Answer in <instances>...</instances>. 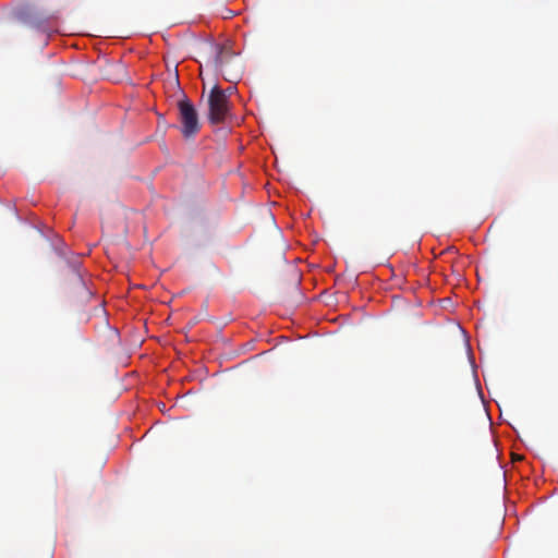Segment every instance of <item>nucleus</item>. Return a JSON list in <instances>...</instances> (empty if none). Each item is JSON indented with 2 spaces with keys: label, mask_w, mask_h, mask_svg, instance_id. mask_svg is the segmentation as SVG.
<instances>
[{
  "label": "nucleus",
  "mask_w": 558,
  "mask_h": 558,
  "mask_svg": "<svg viewBox=\"0 0 558 558\" xmlns=\"http://www.w3.org/2000/svg\"><path fill=\"white\" fill-rule=\"evenodd\" d=\"M208 119L211 123H222L229 113V101L225 92L217 85L211 88L208 98Z\"/></svg>",
  "instance_id": "f257e3e1"
},
{
  "label": "nucleus",
  "mask_w": 558,
  "mask_h": 558,
  "mask_svg": "<svg viewBox=\"0 0 558 558\" xmlns=\"http://www.w3.org/2000/svg\"><path fill=\"white\" fill-rule=\"evenodd\" d=\"M178 107L180 112V121L182 124V135L185 138L195 136L199 131V122L196 109L185 97L179 101Z\"/></svg>",
  "instance_id": "f03ea898"
},
{
  "label": "nucleus",
  "mask_w": 558,
  "mask_h": 558,
  "mask_svg": "<svg viewBox=\"0 0 558 558\" xmlns=\"http://www.w3.org/2000/svg\"><path fill=\"white\" fill-rule=\"evenodd\" d=\"M207 46L210 51L215 53V66H223L228 64L229 60L238 54L229 45L219 46L208 44Z\"/></svg>",
  "instance_id": "7ed1b4c3"
},
{
  "label": "nucleus",
  "mask_w": 558,
  "mask_h": 558,
  "mask_svg": "<svg viewBox=\"0 0 558 558\" xmlns=\"http://www.w3.org/2000/svg\"><path fill=\"white\" fill-rule=\"evenodd\" d=\"M105 78L114 83H121L124 80L120 76V72H110Z\"/></svg>",
  "instance_id": "20e7f679"
},
{
  "label": "nucleus",
  "mask_w": 558,
  "mask_h": 558,
  "mask_svg": "<svg viewBox=\"0 0 558 558\" xmlns=\"http://www.w3.org/2000/svg\"><path fill=\"white\" fill-rule=\"evenodd\" d=\"M230 76H226L225 80L230 83H236L241 80V75L239 72H230Z\"/></svg>",
  "instance_id": "39448f33"
},
{
  "label": "nucleus",
  "mask_w": 558,
  "mask_h": 558,
  "mask_svg": "<svg viewBox=\"0 0 558 558\" xmlns=\"http://www.w3.org/2000/svg\"><path fill=\"white\" fill-rule=\"evenodd\" d=\"M179 63L170 60H166L167 70H178Z\"/></svg>",
  "instance_id": "423d86ee"
},
{
  "label": "nucleus",
  "mask_w": 558,
  "mask_h": 558,
  "mask_svg": "<svg viewBox=\"0 0 558 558\" xmlns=\"http://www.w3.org/2000/svg\"><path fill=\"white\" fill-rule=\"evenodd\" d=\"M173 80L177 84H179V72H173Z\"/></svg>",
  "instance_id": "0eeeda50"
},
{
  "label": "nucleus",
  "mask_w": 558,
  "mask_h": 558,
  "mask_svg": "<svg viewBox=\"0 0 558 558\" xmlns=\"http://www.w3.org/2000/svg\"><path fill=\"white\" fill-rule=\"evenodd\" d=\"M199 75H201L202 80L204 81L205 78L203 77V71H199Z\"/></svg>",
  "instance_id": "6e6552de"
}]
</instances>
